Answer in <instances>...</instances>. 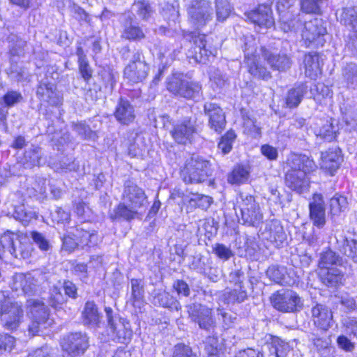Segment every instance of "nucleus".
<instances>
[{
    "label": "nucleus",
    "mask_w": 357,
    "mask_h": 357,
    "mask_svg": "<svg viewBox=\"0 0 357 357\" xmlns=\"http://www.w3.org/2000/svg\"><path fill=\"white\" fill-rule=\"evenodd\" d=\"M188 14L192 24L197 28L206 26L213 18V8L207 0H191Z\"/></svg>",
    "instance_id": "9d476101"
},
{
    "label": "nucleus",
    "mask_w": 357,
    "mask_h": 357,
    "mask_svg": "<svg viewBox=\"0 0 357 357\" xmlns=\"http://www.w3.org/2000/svg\"><path fill=\"white\" fill-rule=\"evenodd\" d=\"M121 38L130 41L138 42L146 38V34L142 27L131 20H126L123 24Z\"/></svg>",
    "instance_id": "473e14b6"
},
{
    "label": "nucleus",
    "mask_w": 357,
    "mask_h": 357,
    "mask_svg": "<svg viewBox=\"0 0 357 357\" xmlns=\"http://www.w3.org/2000/svg\"><path fill=\"white\" fill-rule=\"evenodd\" d=\"M261 236L262 239L269 241L276 248L282 247L287 243V235L278 220L268 222Z\"/></svg>",
    "instance_id": "f3484780"
},
{
    "label": "nucleus",
    "mask_w": 357,
    "mask_h": 357,
    "mask_svg": "<svg viewBox=\"0 0 357 357\" xmlns=\"http://www.w3.org/2000/svg\"><path fill=\"white\" fill-rule=\"evenodd\" d=\"M149 70L147 63H128L124 69V77L133 84L142 82L147 77Z\"/></svg>",
    "instance_id": "bb28decb"
},
{
    "label": "nucleus",
    "mask_w": 357,
    "mask_h": 357,
    "mask_svg": "<svg viewBox=\"0 0 357 357\" xmlns=\"http://www.w3.org/2000/svg\"><path fill=\"white\" fill-rule=\"evenodd\" d=\"M73 236L77 238L79 246L84 248L85 246L93 247L98 243V235L95 231L91 232L83 227H77Z\"/></svg>",
    "instance_id": "58836bf2"
},
{
    "label": "nucleus",
    "mask_w": 357,
    "mask_h": 357,
    "mask_svg": "<svg viewBox=\"0 0 357 357\" xmlns=\"http://www.w3.org/2000/svg\"><path fill=\"white\" fill-rule=\"evenodd\" d=\"M100 313L94 301L85 303L82 312V322L85 326H98L100 322Z\"/></svg>",
    "instance_id": "2f4dec72"
},
{
    "label": "nucleus",
    "mask_w": 357,
    "mask_h": 357,
    "mask_svg": "<svg viewBox=\"0 0 357 357\" xmlns=\"http://www.w3.org/2000/svg\"><path fill=\"white\" fill-rule=\"evenodd\" d=\"M223 301L228 305H234L244 302L248 298V292L241 283L233 289L226 291L223 294Z\"/></svg>",
    "instance_id": "f704fd0d"
},
{
    "label": "nucleus",
    "mask_w": 357,
    "mask_h": 357,
    "mask_svg": "<svg viewBox=\"0 0 357 357\" xmlns=\"http://www.w3.org/2000/svg\"><path fill=\"white\" fill-rule=\"evenodd\" d=\"M122 199L132 208L140 210L147 206L148 200L144 190L130 180L124 183Z\"/></svg>",
    "instance_id": "ddd939ff"
},
{
    "label": "nucleus",
    "mask_w": 357,
    "mask_h": 357,
    "mask_svg": "<svg viewBox=\"0 0 357 357\" xmlns=\"http://www.w3.org/2000/svg\"><path fill=\"white\" fill-rule=\"evenodd\" d=\"M6 251L15 258L28 259L32 248L28 242H22L16 234L8 231L0 236V259Z\"/></svg>",
    "instance_id": "39448f33"
},
{
    "label": "nucleus",
    "mask_w": 357,
    "mask_h": 357,
    "mask_svg": "<svg viewBox=\"0 0 357 357\" xmlns=\"http://www.w3.org/2000/svg\"><path fill=\"white\" fill-rule=\"evenodd\" d=\"M197 130V118L190 112V115L183 116L173 125L170 133L178 144H187L192 142Z\"/></svg>",
    "instance_id": "423d86ee"
},
{
    "label": "nucleus",
    "mask_w": 357,
    "mask_h": 357,
    "mask_svg": "<svg viewBox=\"0 0 357 357\" xmlns=\"http://www.w3.org/2000/svg\"><path fill=\"white\" fill-rule=\"evenodd\" d=\"M167 89L174 96L192 99L199 96L202 85L188 81L182 74H174L167 79Z\"/></svg>",
    "instance_id": "20e7f679"
},
{
    "label": "nucleus",
    "mask_w": 357,
    "mask_h": 357,
    "mask_svg": "<svg viewBox=\"0 0 357 357\" xmlns=\"http://www.w3.org/2000/svg\"><path fill=\"white\" fill-rule=\"evenodd\" d=\"M132 10L143 20H149L154 13L152 4L147 0H138L132 5Z\"/></svg>",
    "instance_id": "c03bdc74"
},
{
    "label": "nucleus",
    "mask_w": 357,
    "mask_h": 357,
    "mask_svg": "<svg viewBox=\"0 0 357 357\" xmlns=\"http://www.w3.org/2000/svg\"><path fill=\"white\" fill-rule=\"evenodd\" d=\"M343 76L348 84H357V63H348L344 68Z\"/></svg>",
    "instance_id": "0e129e2a"
},
{
    "label": "nucleus",
    "mask_w": 357,
    "mask_h": 357,
    "mask_svg": "<svg viewBox=\"0 0 357 357\" xmlns=\"http://www.w3.org/2000/svg\"><path fill=\"white\" fill-rule=\"evenodd\" d=\"M9 52L12 56L19 55L26 45V42L16 35L10 34L8 37Z\"/></svg>",
    "instance_id": "13d9d810"
},
{
    "label": "nucleus",
    "mask_w": 357,
    "mask_h": 357,
    "mask_svg": "<svg viewBox=\"0 0 357 357\" xmlns=\"http://www.w3.org/2000/svg\"><path fill=\"white\" fill-rule=\"evenodd\" d=\"M204 111L208 117V126L211 129L218 133H221L225 128L226 118L222 109L217 104L206 102Z\"/></svg>",
    "instance_id": "6ab92c4d"
},
{
    "label": "nucleus",
    "mask_w": 357,
    "mask_h": 357,
    "mask_svg": "<svg viewBox=\"0 0 357 357\" xmlns=\"http://www.w3.org/2000/svg\"><path fill=\"white\" fill-rule=\"evenodd\" d=\"M213 252L220 259L223 261L229 260L234 256V252L229 246L222 243H216L213 247Z\"/></svg>",
    "instance_id": "052dcab7"
},
{
    "label": "nucleus",
    "mask_w": 357,
    "mask_h": 357,
    "mask_svg": "<svg viewBox=\"0 0 357 357\" xmlns=\"http://www.w3.org/2000/svg\"><path fill=\"white\" fill-rule=\"evenodd\" d=\"M286 268L278 266H271L266 271V275L275 283L281 285H288L289 282L286 278Z\"/></svg>",
    "instance_id": "a18cd8bd"
},
{
    "label": "nucleus",
    "mask_w": 357,
    "mask_h": 357,
    "mask_svg": "<svg viewBox=\"0 0 357 357\" xmlns=\"http://www.w3.org/2000/svg\"><path fill=\"white\" fill-rule=\"evenodd\" d=\"M344 332L350 337L353 336L357 338V318L354 317H347L342 321Z\"/></svg>",
    "instance_id": "69168bd1"
},
{
    "label": "nucleus",
    "mask_w": 357,
    "mask_h": 357,
    "mask_svg": "<svg viewBox=\"0 0 357 357\" xmlns=\"http://www.w3.org/2000/svg\"><path fill=\"white\" fill-rule=\"evenodd\" d=\"M117 73H114L110 68H102L98 72V76L102 82L105 88L109 91H112L116 82Z\"/></svg>",
    "instance_id": "864d4df0"
},
{
    "label": "nucleus",
    "mask_w": 357,
    "mask_h": 357,
    "mask_svg": "<svg viewBox=\"0 0 357 357\" xmlns=\"http://www.w3.org/2000/svg\"><path fill=\"white\" fill-rule=\"evenodd\" d=\"M249 176V172L242 165L236 166L228 176V181L232 184H241L245 182Z\"/></svg>",
    "instance_id": "603ef678"
},
{
    "label": "nucleus",
    "mask_w": 357,
    "mask_h": 357,
    "mask_svg": "<svg viewBox=\"0 0 357 357\" xmlns=\"http://www.w3.org/2000/svg\"><path fill=\"white\" fill-rule=\"evenodd\" d=\"M67 298L61 292L59 287L54 286L50 291L48 298L49 305L56 310L63 309Z\"/></svg>",
    "instance_id": "49530a36"
},
{
    "label": "nucleus",
    "mask_w": 357,
    "mask_h": 357,
    "mask_svg": "<svg viewBox=\"0 0 357 357\" xmlns=\"http://www.w3.org/2000/svg\"><path fill=\"white\" fill-rule=\"evenodd\" d=\"M13 217L23 225H26L30 220L36 218V214L33 210L21 204L15 207Z\"/></svg>",
    "instance_id": "09e8293b"
},
{
    "label": "nucleus",
    "mask_w": 357,
    "mask_h": 357,
    "mask_svg": "<svg viewBox=\"0 0 357 357\" xmlns=\"http://www.w3.org/2000/svg\"><path fill=\"white\" fill-rule=\"evenodd\" d=\"M130 285L132 303L134 305H136L144 298V284L142 279L132 278Z\"/></svg>",
    "instance_id": "3c124183"
},
{
    "label": "nucleus",
    "mask_w": 357,
    "mask_h": 357,
    "mask_svg": "<svg viewBox=\"0 0 357 357\" xmlns=\"http://www.w3.org/2000/svg\"><path fill=\"white\" fill-rule=\"evenodd\" d=\"M272 305L281 312H296L303 306L301 298L291 289L276 291L271 298Z\"/></svg>",
    "instance_id": "0eeeda50"
},
{
    "label": "nucleus",
    "mask_w": 357,
    "mask_h": 357,
    "mask_svg": "<svg viewBox=\"0 0 357 357\" xmlns=\"http://www.w3.org/2000/svg\"><path fill=\"white\" fill-rule=\"evenodd\" d=\"M114 214L111 215L112 220L121 218L126 221H130L137 216L139 210L132 208V206L123 201V202L118 204L114 210Z\"/></svg>",
    "instance_id": "a19ab883"
},
{
    "label": "nucleus",
    "mask_w": 357,
    "mask_h": 357,
    "mask_svg": "<svg viewBox=\"0 0 357 357\" xmlns=\"http://www.w3.org/2000/svg\"><path fill=\"white\" fill-rule=\"evenodd\" d=\"M348 207L347 198L336 194L330 200V211L332 216H337Z\"/></svg>",
    "instance_id": "de8ad7c7"
},
{
    "label": "nucleus",
    "mask_w": 357,
    "mask_h": 357,
    "mask_svg": "<svg viewBox=\"0 0 357 357\" xmlns=\"http://www.w3.org/2000/svg\"><path fill=\"white\" fill-rule=\"evenodd\" d=\"M203 344L206 357H221L223 354V344L219 341L216 334L206 337Z\"/></svg>",
    "instance_id": "4c0bfd02"
},
{
    "label": "nucleus",
    "mask_w": 357,
    "mask_h": 357,
    "mask_svg": "<svg viewBox=\"0 0 357 357\" xmlns=\"http://www.w3.org/2000/svg\"><path fill=\"white\" fill-rule=\"evenodd\" d=\"M271 355L275 357H286L289 351V345L279 337L271 335L266 342Z\"/></svg>",
    "instance_id": "c9c22d12"
},
{
    "label": "nucleus",
    "mask_w": 357,
    "mask_h": 357,
    "mask_svg": "<svg viewBox=\"0 0 357 357\" xmlns=\"http://www.w3.org/2000/svg\"><path fill=\"white\" fill-rule=\"evenodd\" d=\"M236 138V134L234 131L230 130L222 137L221 141L218 144V149L222 151L224 154L228 153L232 149V143Z\"/></svg>",
    "instance_id": "680f3d73"
},
{
    "label": "nucleus",
    "mask_w": 357,
    "mask_h": 357,
    "mask_svg": "<svg viewBox=\"0 0 357 357\" xmlns=\"http://www.w3.org/2000/svg\"><path fill=\"white\" fill-rule=\"evenodd\" d=\"M280 23L281 29L285 33L295 31L300 25L298 18L288 14L282 17Z\"/></svg>",
    "instance_id": "4d7b16f0"
},
{
    "label": "nucleus",
    "mask_w": 357,
    "mask_h": 357,
    "mask_svg": "<svg viewBox=\"0 0 357 357\" xmlns=\"http://www.w3.org/2000/svg\"><path fill=\"white\" fill-rule=\"evenodd\" d=\"M40 284L36 275L31 273H16L12 277L10 287L13 291L33 296L38 291Z\"/></svg>",
    "instance_id": "4468645a"
},
{
    "label": "nucleus",
    "mask_w": 357,
    "mask_h": 357,
    "mask_svg": "<svg viewBox=\"0 0 357 357\" xmlns=\"http://www.w3.org/2000/svg\"><path fill=\"white\" fill-rule=\"evenodd\" d=\"M188 314L191 320L198 324L200 329L213 332L217 322L213 310L200 303H192L188 306Z\"/></svg>",
    "instance_id": "1a4fd4ad"
},
{
    "label": "nucleus",
    "mask_w": 357,
    "mask_h": 357,
    "mask_svg": "<svg viewBox=\"0 0 357 357\" xmlns=\"http://www.w3.org/2000/svg\"><path fill=\"white\" fill-rule=\"evenodd\" d=\"M63 351L73 357L84 354L89 347V337L86 333L74 332L65 335L61 340Z\"/></svg>",
    "instance_id": "9b49d317"
},
{
    "label": "nucleus",
    "mask_w": 357,
    "mask_h": 357,
    "mask_svg": "<svg viewBox=\"0 0 357 357\" xmlns=\"http://www.w3.org/2000/svg\"><path fill=\"white\" fill-rule=\"evenodd\" d=\"M310 219L314 226L323 228L326 225V207L322 195L315 193L309 203Z\"/></svg>",
    "instance_id": "aec40b11"
},
{
    "label": "nucleus",
    "mask_w": 357,
    "mask_h": 357,
    "mask_svg": "<svg viewBox=\"0 0 357 357\" xmlns=\"http://www.w3.org/2000/svg\"><path fill=\"white\" fill-rule=\"evenodd\" d=\"M1 324L8 331H16L23 322L24 315L22 305L17 302L5 300L1 302Z\"/></svg>",
    "instance_id": "6e6552de"
},
{
    "label": "nucleus",
    "mask_w": 357,
    "mask_h": 357,
    "mask_svg": "<svg viewBox=\"0 0 357 357\" xmlns=\"http://www.w3.org/2000/svg\"><path fill=\"white\" fill-rule=\"evenodd\" d=\"M43 155V153L41 148L31 146V147L25 151L21 162L25 169H32L41 165Z\"/></svg>",
    "instance_id": "72a5a7b5"
},
{
    "label": "nucleus",
    "mask_w": 357,
    "mask_h": 357,
    "mask_svg": "<svg viewBox=\"0 0 357 357\" xmlns=\"http://www.w3.org/2000/svg\"><path fill=\"white\" fill-rule=\"evenodd\" d=\"M342 264V257L329 249L320 254L318 264L320 270L321 268H331L333 265L340 266Z\"/></svg>",
    "instance_id": "79ce46f5"
},
{
    "label": "nucleus",
    "mask_w": 357,
    "mask_h": 357,
    "mask_svg": "<svg viewBox=\"0 0 357 357\" xmlns=\"http://www.w3.org/2000/svg\"><path fill=\"white\" fill-rule=\"evenodd\" d=\"M105 312L109 329L119 342H123L127 333L125 319L114 313L110 307H105Z\"/></svg>",
    "instance_id": "5701e85b"
},
{
    "label": "nucleus",
    "mask_w": 357,
    "mask_h": 357,
    "mask_svg": "<svg viewBox=\"0 0 357 357\" xmlns=\"http://www.w3.org/2000/svg\"><path fill=\"white\" fill-rule=\"evenodd\" d=\"M153 303L155 305L176 311L181 308L179 302L172 295L165 291L158 292L153 296Z\"/></svg>",
    "instance_id": "ea45409f"
},
{
    "label": "nucleus",
    "mask_w": 357,
    "mask_h": 357,
    "mask_svg": "<svg viewBox=\"0 0 357 357\" xmlns=\"http://www.w3.org/2000/svg\"><path fill=\"white\" fill-rule=\"evenodd\" d=\"M247 17L252 23L261 29H267L275 24L273 11L268 3L259 4L257 8L248 12Z\"/></svg>",
    "instance_id": "a211bd4d"
},
{
    "label": "nucleus",
    "mask_w": 357,
    "mask_h": 357,
    "mask_svg": "<svg viewBox=\"0 0 357 357\" xmlns=\"http://www.w3.org/2000/svg\"><path fill=\"white\" fill-rule=\"evenodd\" d=\"M215 3L217 20L224 22L231 13V5L228 0H215Z\"/></svg>",
    "instance_id": "5fc2aeb1"
},
{
    "label": "nucleus",
    "mask_w": 357,
    "mask_h": 357,
    "mask_svg": "<svg viewBox=\"0 0 357 357\" xmlns=\"http://www.w3.org/2000/svg\"><path fill=\"white\" fill-rule=\"evenodd\" d=\"M72 128L83 139L95 140L97 138L96 132L93 131L84 122H73Z\"/></svg>",
    "instance_id": "8fccbe9b"
},
{
    "label": "nucleus",
    "mask_w": 357,
    "mask_h": 357,
    "mask_svg": "<svg viewBox=\"0 0 357 357\" xmlns=\"http://www.w3.org/2000/svg\"><path fill=\"white\" fill-rule=\"evenodd\" d=\"M36 96L38 98L52 106H58L62 104L63 98L58 91L54 84L41 81L37 86Z\"/></svg>",
    "instance_id": "412c9836"
},
{
    "label": "nucleus",
    "mask_w": 357,
    "mask_h": 357,
    "mask_svg": "<svg viewBox=\"0 0 357 357\" xmlns=\"http://www.w3.org/2000/svg\"><path fill=\"white\" fill-rule=\"evenodd\" d=\"M336 249L357 263V240L340 236L339 238H336Z\"/></svg>",
    "instance_id": "c85d7f7f"
},
{
    "label": "nucleus",
    "mask_w": 357,
    "mask_h": 357,
    "mask_svg": "<svg viewBox=\"0 0 357 357\" xmlns=\"http://www.w3.org/2000/svg\"><path fill=\"white\" fill-rule=\"evenodd\" d=\"M310 340L313 343L314 347L318 351L328 349L331 342L329 336L326 335L319 336L317 335L313 334Z\"/></svg>",
    "instance_id": "338daca9"
},
{
    "label": "nucleus",
    "mask_w": 357,
    "mask_h": 357,
    "mask_svg": "<svg viewBox=\"0 0 357 357\" xmlns=\"http://www.w3.org/2000/svg\"><path fill=\"white\" fill-rule=\"evenodd\" d=\"M340 21L349 30L357 31V8L355 7L343 8L340 16Z\"/></svg>",
    "instance_id": "37998d69"
},
{
    "label": "nucleus",
    "mask_w": 357,
    "mask_h": 357,
    "mask_svg": "<svg viewBox=\"0 0 357 357\" xmlns=\"http://www.w3.org/2000/svg\"><path fill=\"white\" fill-rule=\"evenodd\" d=\"M340 303L345 308L347 312H354L357 309L356 298L348 293H343L338 296Z\"/></svg>",
    "instance_id": "e2e57ef3"
},
{
    "label": "nucleus",
    "mask_w": 357,
    "mask_h": 357,
    "mask_svg": "<svg viewBox=\"0 0 357 357\" xmlns=\"http://www.w3.org/2000/svg\"><path fill=\"white\" fill-rule=\"evenodd\" d=\"M303 63L305 74L312 79H316L321 73V67L319 55L315 52H310L305 55Z\"/></svg>",
    "instance_id": "7c9ffc66"
},
{
    "label": "nucleus",
    "mask_w": 357,
    "mask_h": 357,
    "mask_svg": "<svg viewBox=\"0 0 357 357\" xmlns=\"http://www.w3.org/2000/svg\"><path fill=\"white\" fill-rule=\"evenodd\" d=\"M326 27L322 19L313 18L304 24L302 37L309 43H316L317 45H323L324 36L326 33Z\"/></svg>",
    "instance_id": "dca6fc26"
},
{
    "label": "nucleus",
    "mask_w": 357,
    "mask_h": 357,
    "mask_svg": "<svg viewBox=\"0 0 357 357\" xmlns=\"http://www.w3.org/2000/svg\"><path fill=\"white\" fill-rule=\"evenodd\" d=\"M31 319H34L47 326H50L52 321L50 319L48 307L42 302L33 301L31 306Z\"/></svg>",
    "instance_id": "e433bc0d"
},
{
    "label": "nucleus",
    "mask_w": 357,
    "mask_h": 357,
    "mask_svg": "<svg viewBox=\"0 0 357 357\" xmlns=\"http://www.w3.org/2000/svg\"><path fill=\"white\" fill-rule=\"evenodd\" d=\"M205 38L204 35L192 36V46L188 50V58L195 63L205 64L211 57H214L215 50L206 48Z\"/></svg>",
    "instance_id": "2eb2a0df"
},
{
    "label": "nucleus",
    "mask_w": 357,
    "mask_h": 357,
    "mask_svg": "<svg viewBox=\"0 0 357 357\" xmlns=\"http://www.w3.org/2000/svg\"><path fill=\"white\" fill-rule=\"evenodd\" d=\"M116 121L123 125H128L132 123L135 118V110L133 106L127 99L121 98L116 106L114 113Z\"/></svg>",
    "instance_id": "a878e982"
},
{
    "label": "nucleus",
    "mask_w": 357,
    "mask_h": 357,
    "mask_svg": "<svg viewBox=\"0 0 357 357\" xmlns=\"http://www.w3.org/2000/svg\"><path fill=\"white\" fill-rule=\"evenodd\" d=\"M319 276L321 283L328 288L336 289L343 285L344 281V273L336 267L321 268Z\"/></svg>",
    "instance_id": "393cba45"
},
{
    "label": "nucleus",
    "mask_w": 357,
    "mask_h": 357,
    "mask_svg": "<svg viewBox=\"0 0 357 357\" xmlns=\"http://www.w3.org/2000/svg\"><path fill=\"white\" fill-rule=\"evenodd\" d=\"M1 103L6 107H11L20 103L23 100L20 92L13 90L8 91L2 98Z\"/></svg>",
    "instance_id": "bf43d9fd"
},
{
    "label": "nucleus",
    "mask_w": 357,
    "mask_h": 357,
    "mask_svg": "<svg viewBox=\"0 0 357 357\" xmlns=\"http://www.w3.org/2000/svg\"><path fill=\"white\" fill-rule=\"evenodd\" d=\"M211 164L199 156H192L186 161L181 170V177L187 184L200 183L206 181L212 176Z\"/></svg>",
    "instance_id": "f03ea898"
},
{
    "label": "nucleus",
    "mask_w": 357,
    "mask_h": 357,
    "mask_svg": "<svg viewBox=\"0 0 357 357\" xmlns=\"http://www.w3.org/2000/svg\"><path fill=\"white\" fill-rule=\"evenodd\" d=\"M172 357H197L188 345L178 344L174 347Z\"/></svg>",
    "instance_id": "774afa93"
},
{
    "label": "nucleus",
    "mask_w": 357,
    "mask_h": 357,
    "mask_svg": "<svg viewBox=\"0 0 357 357\" xmlns=\"http://www.w3.org/2000/svg\"><path fill=\"white\" fill-rule=\"evenodd\" d=\"M240 211L243 224L247 226L258 227L262 222L263 215L254 197L246 195L242 197Z\"/></svg>",
    "instance_id": "f8f14e48"
},
{
    "label": "nucleus",
    "mask_w": 357,
    "mask_h": 357,
    "mask_svg": "<svg viewBox=\"0 0 357 357\" xmlns=\"http://www.w3.org/2000/svg\"><path fill=\"white\" fill-rule=\"evenodd\" d=\"M325 0H301V9L307 14H320Z\"/></svg>",
    "instance_id": "6e6d98bb"
},
{
    "label": "nucleus",
    "mask_w": 357,
    "mask_h": 357,
    "mask_svg": "<svg viewBox=\"0 0 357 357\" xmlns=\"http://www.w3.org/2000/svg\"><path fill=\"white\" fill-rule=\"evenodd\" d=\"M287 164L290 169L285 174L286 185L298 193L307 190L310 185L307 174L317 168L314 160L304 154H294Z\"/></svg>",
    "instance_id": "f257e3e1"
},
{
    "label": "nucleus",
    "mask_w": 357,
    "mask_h": 357,
    "mask_svg": "<svg viewBox=\"0 0 357 357\" xmlns=\"http://www.w3.org/2000/svg\"><path fill=\"white\" fill-rule=\"evenodd\" d=\"M261 50L264 60L267 61L273 70L285 72L291 67L292 61L288 54L284 53L274 54L264 47H261Z\"/></svg>",
    "instance_id": "b1692460"
},
{
    "label": "nucleus",
    "mask_w": 357,
    "mask_h": 357,
    "mask_svg": "<svg viewBox=\"0 0 357 357\" xmlns=\"http://www.w3.org/2000/svg\"><path fill=\"white\" fill-rule=\"evenodd\" d=\"M307 91V86L305 83L295 84L289 89L285 96L286 107L290 109L297 107L301 102Z\"/></svg>",
    "instance_id": "c756f323"
},
{
    "label": "nucleus",
    "mask_w": 357,
    "mask_h": 357,
    "mask_svg": "<svg viewBox=\"0 0 357 357\" xmlns=\"http://www.w3.org/2000/svg\"><path fill=\"white\" fill-rule=\"evenodd\" d=\"M243 50L249 73L257 79L263 80L271 79L272 77L271 72L261 63L256 54L257 43L252 36L245 38Z\"/></svg>",
    "instance_id": "7ed1b4c3"
},
{
    "label": "nucleus",
    "mask_w": 357,
    "mask_h": 357,
    "mask_svg": "<svg viewBox=\"0 0 357 357\" xmlns=\"http://www.w3.org/2000/svg\"><path fill=\"white\" fill-rule=\"evenodd\" d=\"M311 312L314 325L317 328L326 331L333 326V312L326 305L318 303Z\"/></svg>",
    "instance_id": "4be33fe9"
},
{
    "label": "nucleus",
    "mask_w": 357,
    "mask_h": 357,
    "mask_svg": "<svg viewBox=\"0 0 357 357\" xmlns=\"http://www.w3.org/2000/svg\"><path fill=\"white\" fill-rule=\"evenodd\" d=\"M342 158L339 149H330L326 152L321 153V168L328 171L331 175H333L341 163Z\"/></svg>",
    "instance_id": "cd10ccee"
}]
</instances>
